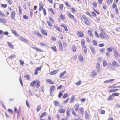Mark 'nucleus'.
Returning <instances> with one entry per match:
<instances>
[{"mask_svg": "<svg viewBox=\"0 0 120 120\" xmlns=\"http://www.w3.org/2000/svg\"><path fill=\"white\" fill-rule=\"evenodd\" d=\"M81 20L83 21L87 25H89L90 24V22L84 15L82 16L81 18Z\"/></svg>", "mask_w": 120, "mask_h": 120, "instance_id": "nucleus-1", "label": "nucleus"}, {"mask_svg": "<svg viewBox=\"0 0 120 120\" xmlns=\"http://www.w3.org/2000/svg\"><path fill=\"white\" fill-rule=\"evenodd\" d=\"M99 35L101 38L104 39L106 38L108 39H109V37L108 35L105 32H103L102 33H100Z\"/></svg>", "mask_w": 120, "mask_h": 120, "instance_id": "nucleus-2", "label": "nucleus"}, {"mask_svg": "<svg viewBox=\"0 0 120 120\" xmlns=\"http://www.w3.org/2000/svg\"><path fill=\"white\" fill-rule=\"evenodd\" d=\"M113 51L114 52V55L115 57L118 58L120 57V54L117 49H113Z\"/></svg>", "mask_w": 120, "mask_h": 120, "instance_id": "nucleus-3", "label": "nucleus"}, {"mask_svg": "<svg viewBox=\"0 0 120 120\" xmlns=\"http://www.w3.org/2000/svg\"><path fill=\"white\" fill-rule=\"evenodd\" d=\"M15 11H12L11 14V17L12 19H14L15 17Z\"/></svg>", "mask_w": 120, "mask_h": 120, "instance_id": "nucleus-4", "label": "nucleus"}, {"mask_svg": "<svg viewBox=\"0 0 120 120\" xmlns=\"http://www.w3.org/2000/svg\"><path fill=\"white\" fill-rule=\"evenodd\" d=\"M58 71L59 70H54L50 72V74L51 75H53L57 73Z\"/></svg>", "mask_w": 120, "mask_h": 120, "instance_id": "nucleus-5", "label": "nucleus"}, {"mask_svg": "<svg viewBox=\"0 0 120 120\" xmlns=\"http://www.w3.org/2000/svg\"><path fill=\"white\" fill-rule=\"evenodd\" d=\"M77 35L79 36L80 37H82L84 36V34L82 32H78L77 31Z\"/></svg>", "mask_w": 120, "mask_h": 120, "instance_id": "nucleus-6", "label": "nucleus"}, {"mask_svg": "<svg viewBox=\"0 0 120 120\" xmlns=\"http://www.w3.org/2000/svg\"><path fill=\"white\" fill-rule=\"evenodd\" d=\"M40 31L42 34L45 35H47V32L44 30L42 27L41 28Z\"/></svg>", "mask_w": 120, "mask_h": 120, "instance_id": "nucleus-7", "label": "nucleus"}, {"mask_svg": "<svg viewBox=\"0 0 120 120\" xmlns=\"http://www.w3.org/2000/svg\"><path fill=\"white\" fill-rule=\"evenodd\" d=\"M39 10L40 11H41L42 9H44L43 8V7L44 6V5L42 3V2H40L39 3Z\"/></svg>", "mask_w": 120, "mask_h": 120, "instance_id": "nucleus-8", "label": "nucleus"}, {"mask_svg": "<svg viewBox=\"0 0 120 120\" xmlns=\"http://www.w3.org/2000/svg\"><path fill=\"white\" fill-rule=\"evenodd\" d=\"M114 80V79H111L106 80L104 82V83H109L113 81Z\"/></svg>", "mask_w": 120, "mask_h": 120, "instance_id": "nucleus-9", "label": "nucleus"}, {"mask_svg": "<svg viewBox=\"0 0 120 120\" xmlns=\"http://www.w3.org/2000/svg\"><path fill=\"white\" fill-rule=\"evenodd\" d=\"M78 60L81 62L83 61V57L82 56L81 54H79L78 56Z\"/></svg>", "mask_w": 120, "mask_h": 120, "instance_id": "nucleus-10", "label": "nucleus"}, {"mask_svg": "<svg viewBox=\"0 0 120 120\" xmlns=\"http://www.w3.org/2000/svg\"><path fill=\"white\" fill-rule=\"evenodd\" d=\"M46 81L50 84H53L54 83V82L52 80L50 79H47L46 80Z\"/></svg>", "mask_w": 120, "mask_h": 120, "instance_id": "nucleus-11", "label": "nucleus"}, {"mask_svg": "<svg viewBox=\"0 0 120 120\" xmlns=\"http://www.w3.org/2000/svg\"><path fill=\"white\" fill-rule=\"evenodd\" d=\"M118 90V89H111L108 91L109 92H112L117 91Z\"/></svg>", "mask_w": 120, "mask_h": 120, "instance_id": "nucleus-12", "label": "nucleus"}, {"mask_svg": "<svg viewBox=\"0 0 120 120\" xmlns=\"http://www.w3.org/2000/svg\"><path fill=\"white\" fill-rule=\"evenodd\" d=\"M19 39L21 41H22L24 42H28V41L26 40V39H25L23 38L22 37H20L19 38Z\"/></svg>", "mask_w": 120, "mask_h": 120, "instance_id": "nucleus-13", "label": "nucleus"}, {"mask_svg": "<svg viewBox=\"0 0 120 120\" xmlns=\"http://www.w3.org/2000/svg\"><path fill=\"white\" fill-rule=\"evenodd\" d=\"M58 44L59 45V49L60 50H61L63 49L62 43L60 42H58Z\"/></svg>", "mask_w": 120, "mask_h": 120, "instance_id": "nucleus-14", "label": "nucleus"}, {"mask_svg": "<svg viewBox=\"0 0 120 120\" xmlns=\"http://www.w3.org/2000/svg\"><path fill=\"white\" fill-rule=\"evenodd\" d=\"M68 16L71 19H73L75 18L74 16L71 13L69 12L68 13Z\"/></svg>", "mask_w": 120, "mask_h": 120, "instance_id": "nucleus-15", "label": "nucleus"}, {"mask_svg": "<svg viewBox=\"0 0 120 120\" xmlns=\"http://www.w3.org/2000/svg\"><path fill=\"white\" fill-rule=\"evenodd\" d=\"M55 88V86L54 85H53L51 86L50 89V92L51 93L53 92L54 91V89Z\"/></svg>", "mask_w": 120, "mask_h": 120, "instance_id": "nucleus-16", "label": "nucleus"}, {"mask_svg": "<svg viewBox=\"0 0 120 120\" xmlns=\"http://www.w3.org/2000/svg\"><path fill=\"white\" fill-rule=\"evenodd\" d=\"M89 47L92 53L93 54H94L95 52L94 49L91 46H90Z\"/></svg>", "mask_w": 120, "mask_h": 120, "instance_id": "nucleus-17", "label": "nucleus"}, {"mask_svg": "<svg viewBox=\"0 0 120 120\" xmlns=\"http://www.w3.org/2000/svg\"><path fill=\"white\" fill-rule=\"evenodd\" d=\"M112 64L113 65L117 67H119V64L115 61H113L112 62Z\"/></svg>", "mask_w": 120, "mask_h": 120, "instance_id": "nucleus-18", "label": "nucleus"}, {"mask_svg": "<svg viewBox=\"0 0 120 120\" xmlns=\"http://www.w3.org/2000/svg\"><path fill=\"white\" fill-rule=\"evenodd\" d=\"M114 98V96L112 94L110 95L109 96V98L108 99V101H109L110 100H112Z\"/></svg>", "mask_w": 120, "mask_h": 120, "instance_id": "nucleus-19", "label": "nucleus"}, {"mask_svg": "<svg viewBox=\"0 0 120 120\" xmlns=\"http://www.w3.org/2000/svg\"><path fill=\"white\" fill-rule=\"evenodd\" d=\"M12 32L14 34L15 36H19V35L16 33V31L14 30H11Z\"/></svg>", "mask_w": 120, "mask_h": 120, "instance_id": "nucleus-20", "label": "nucleus"}, {"mask_svg": "<svg viewBox=\"0 0 120 120\" xmlns=\"http://www.w3.org/2000/svg\"><path fill=\"white\" fill-rule=\"evenodd\" d=\"M53 103L55 106H59L60 105V104L59 102L57 101H54Z\"/></svg>", "mask_w": 120, "mask_h": 120, "instance_id": "nucleus-21", "label": "nucleus"}, {"mask_svg": "<svg viewBox=\"0 0 120 120\" xmlns=\"http://www.w3.org/2000/svg\"><path fill=\"white\" fill-rule=\"evenodd\" d=\"M97 74L96 72V71L94 70L91 73V76L93 77L95 76Z\"/></svg>", "mask_w": 120, "mask_h": 120, "instance_id": "nucleus-22", "label": "nucleus"}, {"mask_svg": "<svg viewBox=\"0 0 120 120\" xmlns=\"http://www.w3.org/2000/svg\"><path fill=\"white\" fill-rule=\"evenodd\" d=\"M8 45L9 47L10 48L12 49H13L14 48V46L13 44H11V43L8 42Z\"/></svg>", "mask_w": 120, "mask_h": 120, "instance_id": "nucleus-23", "label": "nucleus"}, {"mask_svg": "<svg viewBox=\"0 0 120 120\" xmlns=\"http://www.w3.org/2000/svg\"><path fill=\"white\" fill-rule=\"evenodd\" d=\"M41 107V105H39L37 107L36 111L38 112L40 109Z\"/></svg>", "mask_w": 120, "mask_h": 120, "instance_id": "nucleus-24", "label": "nucleus"}, {"mask_svg": "<svg viewBox=\"0 0 120 120\" xmlns=\"http://www.w3.org/2000/svg\"><path fill=\"white\" fill-rule=\"evenodd\" d=\"M0 21L4 23L7 22V21L5 19L1 18H0Z\"/></svg>", "mask_w": 120, "mask_h": 120, "instance_id": "nucleus-25", "label": "nucleus"}, {"mask_svg": "<svg viewBox=\"0 0 120 120\" xmlns=\"http://www.w3.org/2000/svg\"><path fill=\"white\" fill-rule=\"evenodd\" d=\"M54 28H55L56 30H58L59 32H62L61 31L59 27L55 25L54 26Z\"/></svg>", "mask_w": 120, "mask_h": 120, "instance_id": "nucleus-26", "label": "nucleus"}, {"mask_svg": "<svg viewBox=\"0 0 120 120\" xmlns=\"http://www.w3.org/2000/svg\"><path fill=\"white\" fill-rule=\"evenodd\" d=\"M81 44L82 47H85V42L84 39H82L81 41Z\"/></svg>", "mask_w": 120, "mask_h": 120, "instance_id": "nucleus-27", "label": "nucleus"}, {"mask_svg": "<svg viewBox=\"0 0 120 120\" xmlns=\"http://www.w3.org/2000/svg\"><path fill=\"white\" fill-rule=\"evenodd\" d=\"M66 71H64L63 72L61 73L59 75V77L60 78H62V76L66 73Z\"/></svg>", "mask_w": 120, "mask_h": 120, "instance_id": "nucleus-28", "label": "nucleus"}, {"mask_svg": "<svg viewBox=\"0 0 120 120\" xmlns=\"http://www.w3.org/2000/svg\"><path fill=\"white\" fill-rule=\"evenodd\" d=\"M70 109L69 108H68L66 111L67 115V116H68L70 115V114L69 113Z\"/></svg>", "mask_w": 120, "mask_h": 120, "instance_id": "nucleus-29", "label": "nucleus"}, {"mask_svg": "<svg viewBox=\"0 0 120 120\" xmlns=\"http://www.w3.org/2000/svg\"><path fill=\"white\" fill-rule=\"evenodd\" d=\"M71 49L74 52H75L76 49V47L74 45L72 46Z\"/></svg>", "mask_w": 120, "mask_h": 120, "instance_id": "nucleus-30", "label": "nucleus"}, {"mask_svg": "<svg viewBox=\"0 0 120 120\" xmlns=\"http://www.w3.org/2000/svg\"><path fill=\"white\" fill-rule=\"evenodd\" d=\"M74 96H73L71 98L70 100V101L69 102L70 103H71L74 102Z\"/></svg>", "mask_w": 120, "mask_h": 120, "instance_id": "nucleus-31", "label": "nucleus"}, {"mask_svg": "<svg viewBox=\"0 0 120 120\" xmlns=\"http://www.w3.org/2000/svg\"><path fill=\"white\" fill-rule=\"evenodd\" d=\"M34 33L35 34L37 35L38 36H39V37H41L42 36V35L41 34H39L38 32L35 31L34 32Z\"/></svg>", "mask_w": 120, "mask_h": 120, "instance_id": "nucleus-32", "label": "nucleus"}, {"mask_svg": "<svg viewBox=\"0 0 120 120\" xmlns=\"http://www.w3.org/2000/svg\"><path fill=\"white\" fill-rule=\"evenodd\" d=\"M65 111V110L63 109H60L59 110V112L60 113H64Z\"/></svg>", "mask_w": 120, "mask_h": 120, "instance_id": "nucleus-33", "label": "nucleus"}, {"mask_svg": "<svg viewBox=\"0 0 120 120\" xmlns=\"http://www.w3.org/2000/svg\"><path fill=\"white\" fill-rule=\"evenodd\" d=\"M35 82L36 81H33L30 83V86L32 87L33 86H34Z\"/></svg>", "mask_w": 120, "mask_h": 120, "instance_id": "nucleus-34", "label": "nucleus"}, {"mask_svg": "<svg viewBox=\"0 0 120 120\" xmlns=\"http://www.w3.org/2000/svg\"><path fill=\"white\" fill-rule=\"evenodd\" d=\"M51 39L52 41H56V39L55 37L54 36H52L51 38Z\"/></svg>", "mask_w": 120, "mask_h": 120, "instance_id": "nucleus-35", "label": "nucleus"}, {"mask_svg": "<svg viewBox=\"0 0 120 120\" xmlns=\"http://www.w3.org/2000/svg\"><path fill=\"white\" fill-rule=\"evenodd\" d=\"M88 114L87 111L85 112V117L86 119H88Z\"/></svg>", "mask_w": 120, "mask_h": 120, "instance_id": "nucleus-36", "label": "nucleus"}, {"mask_svg": "<svg viewBox=\"0 0 120 120\" xmlns=\"http://www.w3.org/2000/svg\"><path fill=\"white\" fill-rule=\"evenodd\" d=\"M24 78H27L26 79L27 80H29L30 76L28 74H26L25 75L24 77Z\"/></svg>", "mask_w": 120, "mask_h": 120, "instance_id": "nucleus-37", "label": "nucleus"}, {"mask_svg": "<svg viewBox=\"0 0 120 120\" xmlns=\"http://www.w3.org/2000/svg\"><path fill=\"white\" fill-rule=\"evenodd\" d=\"M47 113L46 112H44L43 113H42L41 116H40V118H42L43 117L45 116Z\"/></svg>", "mask_w": 120, "mask_h": 120, "instance_id": "nucleus-38", "label": "nucleus"}, {"mask_svg": "<svg viewBox=\"0 0 120 120\" xmlns=\"http://www.w3.org/2000/svg\"><path fill=\"white\" fill-rule=\"evenodd\" d=\"M79 105L78 104H76L75 105V109L76 111H77L79 108Z\"/></svg>", "mask_w": 120, "mask_h": 120, "instance_id": "nucleus-39", "label": "nucleus"}, {"mask_svg": "<svg viewBox=\"0 0 120 120\" xmlns=\"http://www.w3.org/2000/svg\"><path fill=\"white\" fill-rule=\"evenodd\" d=\"M48 10L53 14V15H54L55 14V13H54V12L53 11V9H52V8H49Z\"/></svg>", "mask_w": 120, "mask_h": 120, "instance_id": "nucleus-40", "label": "nucleus"}, {"mask_svg": "<svg viewBox=\"0 0 120 120\" xmlns=\"http://www.w3.org/2000/svg\"><path fill=\"white\" fill-rule=\"evenodd\" d=\"M93 43V45L95 46H96L97 45V42L94 40H93L92 41Z\"/></svg>", "mask_w": 120, "mask_h": 120, "instance_id": "nucleus-41", "label": "nucleus"}, {"mask_svg": "<svg viewBox=\"0 0 120 120\" xmlns=\"http://www.w3.org/2000/svg\"><path fill=\"white\" fill-rule=\"evenodd\" d=\"M88 34L91 37L93 36L92 34L91 31L90 30H88Z\"/></svg>", "mask_w": 120, "mask_h": 120, "instance_id": "nucleus-42", "label": "nucleus"}, {"mask_svg": "<svg viewBox=\"0 0 120 120\" xmlns=\"http://www.w3.org/2000/svg\"><path fill=\"white\" fill-rule=\"evenodd\" d=\"M51 48L54 52H55L56 51V47L55 46H52L51 47Z\"/></svg>", "mask_w": 120, "mask_h": 120, "instance_id": "nucleus-43", "label": "nucleus"}, {"mask_svg": "<svg viewBox=\"0 0 120 120\" xmlns=\"http://www.w3.org/2000/svg\"><path fill=\"white\" fill-rule=\"evenodd\" d=\"M99 29L100 30L101 32V33H102L103 32H104L103 28L99 26Z\"/></svg>", "mask_w": 120, "mask_h": 120, "instance_id": "nucleus-44", "label": "nucleus"}, {"mask_svg": "<svg viewBox=\"0 0 120 120\" xmlns=\"http://www.w3.org/2000/svg\"><path fill=\"white\" fill-rule=\"evenodd\" d=\"M63 5L62 4H61L59 7V10L60 11L62 10L63 8Z\"/></svg>", "mask_w": 120, "mask_h": 120, "instance_id": "nucleus-45", "label": "nucleus"}, {"mask_svg": "<svg viewBox=\"0 0 120 120\" xmlns=\"http://www.w3.org/2000/svg\"><path fill=\"white\" fill-rule=\"evenodd\" d=\"M41 66H40L37 68H36L35 69L37 71H38L41 70Z\"/></svg>", "mask_w": 120, "mask_h": 120, "instance_id": "nucleus-46", "label": "nucleus"}, {"mask_svg": "<svg viewBox=\"0 0 120 120\" xmlns=\"http://www.w3.org/2000/svg\"><path fill=\"white\" fill-rule=\"evenodd\" d=\"M107 64V63L105 61H103V67H104Z\"/></svg>", "mask_w": 120, "mask_h": 120, "instance_id": "nucleus-47", "label": "nucleus"}, {"mask_svg": "<svg viewBox=\"0 0 120 120\" xmlns=\"http://www.w3.org/2000/svg\"><path fill=\"white\" fill-rule=\"evenodd\" d=\"M72 12L73 13H75L76 12V11L74 8H71Z\"/></svg>", "mask_w": 120, "mask_h": 120, "instance_id": "nucleus-48", "label": "nucleus"}, {"mask_svg": "<svg viewBox=\"0 0 120 120\" xmlns=\"http://www.w3.org/2000/svg\"><path fill=\"white\" fill-rule=\"evenodd\" d=\"M112 94L114 96H118L120 94L119 93H113Z\"/></svg>", "mask_w": 120, "mask_h": 120, "instance_id": "nucleus-49", "label": "nucleus"}, {"mask_svg": "<svg viewBox=\"0 0 120 120\" xmlns=\"http://www.w3.org/2000/svg\"><path fill=\"white\" fill-rule=\"evenodd\" d=\"M116 30L118 31L120 30V26H117L116 28Z\"/></svg>", "mask_w": 120, "mask_h": 120, "instance_id": "nucleus-50", "label": "nucleus"}, {"mask_svg": "<svg viewBox=\"0 0 120 120\" xmlns=\"http://www.w3.org/2000/svg\"><path fill=\"white\" fill-rule=\"evenodd\" d=\"M47 23L48 26L50 27H52V25L51 24V23L49 21H47Z\"/></svg>", "mask_w": 120, "mask_h": 120, "instance_id": "nucleus-51", "label": "nucleus"}, {"mask_svg": "<svg viewBox=\"0 0 120 120\" xmlns=\"http://www.w3.org/2000/svg\"><path fill=\"white\" fill-rule=\"evenodd\" d=\"M30 15L31 17H32L33 15V10L32 9H30Z\"/></svg>", "mask_w": 120, "mask_h": 120, "instance_id": "nucleus-52", "label": "nucleus"}, {"mask_svg": "<svg viewBox=\"0 0 120 120\" xmlns=\"http://www.w3.org/2000/svg\"><path fill=\"white\" fill-rule=\"evenodd\" d=\"M92 5L94 7H97V4L95 2H94L93 3Z\"/></svg>", "mask_w": 120, "mask_h": 120, "instance_id": "nucleus-53", "label": "nucleus"}, {"mask_svg": "<svg viewBox=\"0 0 120 120\" xmlns=\"http://www.w3.org/2000/svg\"><path fill=\"white\" fill-rule=\"evenodd\" d=\"M49 20L51 22H52L53 23H54V21L53 19V18H52L51 17H49Z\"/></svg>", "mask_w": 120, "mask_h": 120, "instance_id": "nucleus-54", "label": "nucleus"}, {"mask_svg": "<svg viewBox=\"0 0 120 120\" xmlns=\"http://www.w3.org/2000/svg\"><path fill=\"white\" fill-rule=\"evenodd\" d=\"M84 48V51L85 54H86L87 52V50L86 47H83Z\"/></svg>", "mask_w": 120, "mask_h": 120, "instance_id": "nucleus-55", "label": "nucleus"}, {"mask_svg": "<svg viewBox=\"0 0 120 120\" xmlns=\"http://www.w3.org/2000/svg\"><path fill=\"white\" fill-rule=\"evenodd\" d=\"M20 62L21 65H23L24 64V62L23 61L21 60H19Z\"/></svg>", "mask_w": 120, "mask_h": 120, "instance_id": "nucleus-56", "label": "nucleus"}, {"mask_svg": "<svg viewBox=\"0 0 120 120\" xmlns=\"http://www.w3.org/2000/svg\"><path fill=\"white\" fill-rule=\"evenodd\" d=\"M79 110L81 111V112L83 113V108L82 107H81L79 108Z\"/></svg>", "mask_w": 120, "mask_h": 120, "instance_id": "nucleus-57", "label": "nucleus"}, {"mask_svg": "<svg viewBox=\"0 0 120 120\" xmlns=\"http://www.w3.org/2000/svg\"><path fill=\"white\" fill-rule=\"evenodd\" d=\"M68 96V94L67 93L65 94L64 95L63 97V98H65L67 97Z\"/></svg>", "mask_w": 120, "mask_h": 120, "instance_id": "nucleus-58", "label": "nucleus"}, {"mask_svg": "<svg viewBox=\"0 0 120 120\" xmlns=\"http://www.w3.org/2000/svg\"><path fill=\"white\" fill-rule=\"evenodd\" d=\"M43 12L44 14L45 15H46V10L45 8L44 9H43Z\"/></svg>", "mask_w": 120, "mask_h": 120, "instance_id": "nucleus-59", "label": "nucleus"}, {"mask_svg": "<svg viewBox=\"0 0 120 120\" xmlns=\"http://www.w3.org/2000/svg\"><path fill=\"white\" fill-rule=\"evenodd\" d=\"M112 65L111 64H108L107 67L108 68L110 69H111Z\"/></svg>", "mask_w": 120, "mask_h": 120, "instance_id": "nucleus-60", "label": "nucleus"}, {"mask_svg": "<svg viewBox=\"0 0 120 120\" xmlns=\"http://www.w3.org/2000/svg\"><path fill=\"white\" fill-rule=\"evenodd\" d=\"M81 83V82L80 81H78L75 84L77 86L79 85Z\"/></svg>", "mask_w": 120, "mask_h": 120, "instance_id": "nucleus-61", "label": "nucleus"}, {"mask_svg": "<svg viewBox=\"0 0 120 120\" xmlns=\"http://www.w3.org/2000/svg\"><path fill=\"white\" fill-rule=\"evenodd\" d=\"M100 64L99 62H97V63L96 68H100Z\"/></svg>", "mask_w": 120, "mask_h": 120, "instance_id": "nucleus-62", "label": "nucleus"}, {"mask_svg": "<svg viewBox=\"0 0 120 120\" xmlns=\"http://www.w3.org/2000/svg\"><path fill=\"white\" fill-rule=\"evenodd\" d=\"M18 8H19V13H21V11H22L21 7H20V6H19Z\"/></svg>", "mask_w": 120, "mask_h": 120, "instance_id": "nucleus-63", "label": "nucleus"}, {"mask_svg": "<svg viewBox=\"0 0 120 120\" xmlns=\"http://www.w3.org/2000/svg\"><path fill=\"white\" fill-rule=\"evenodd\" d=\"M8 111L11 113H12L13 111L12 110L10 109H8Z\"/></svg>", "mask_w": 120, "mask_h": 120, "instance_id": "nucleus-64", "label": "nucleus"}]
</instances>
